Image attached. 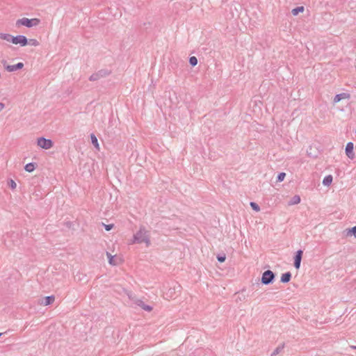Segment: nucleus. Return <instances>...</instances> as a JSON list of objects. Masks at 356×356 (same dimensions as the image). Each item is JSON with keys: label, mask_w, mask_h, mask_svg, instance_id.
Listing matches in <instances>:
<instances>
[{"label": "nucleus", "mask_w": 356, "mask_h": 356, "mask_svg": "<svg viewBox=\"0 0 356 356\" xmlns=\"http://www.w3.org/2000/svg\"><path fill=\"white\" fill-rule=\"evenodd\" d=\"M133 242L136 243H145L147 247L150 245L149 232L146 230L145 227L141 226L139 230L134 235Z\"/></svg>", "instance_id": "obj_1"}, {"label": "nucleus", "mask_w": 356, "mask_h": 356, "mask_svg": "<svg viewBox=\"0 0 356 356\" xmlns=\"http://www.w3.org/2000/svg\"><path fill=\"white\" fill-rule=\"evenodd\" d=\"M181 286L177 282H172L168 289L165 292V298H174L181 292Z\"/></svg>", "instance_id": "obj_2"}, {"label": "nucleus", "mask_w": 356, "mask_h": 356, "mask_svg": "<svg viewBox=\"0 0 356 356\" xmlns=\"http://www.w3.org/2000/svg\"><path fill=\"white\" fill-rule=\"evenodd\" d=\"M40 20L38 18L29 19V18L24 17V18L19 19L18 20H17L16 25L17 26L22 25V26H25L28 28H31L33 26H38L40 24Z\"/></svg>", "instance_id": "obj_3"}, {"label": "nucleus", "mask_w": 356, "mask_h": 356, "mask_svg": "<svg viewBox=\"0 0 356 356\" xmlns=\"http://www.w3.org/2000/svg\"><path fill=\"white\" fill-rule=\"evenodd\" d=\"M275 277V275L272 270H265L262 274L261 282L265 285L270 284L273 282Z\"/></svg>", "instance_id": "obj_4"}, {"label": "nucleus", "mask_w": 356, "mask_h": 356, "mask_svg": "<svg viewBox=\"0 0 356 356\" xmlns=\"http://www.w3.org/2000/svg\"><path fill=\"white\" fill-rule=\"evenodd\" d=\"M37 144L39 147L44 149H49L53 147V141L44 137L38 138Z\"/></svg>", "instance_id": "obj_5"}, {"label": "nucleus", "mask_w": 356, "mask_h": 356, "mask_svg": "<svg viewBox=\"0 0 356 356\" xmlns=\"http://www.w3.org/2000/svg\"><path fill=\"white\" fill-rule=\"evenodd\" d=\"M110 74V72L107 70H101L96 73L92 74L89 77V80L91 81H95L101 78L105 77Z\"/></svg>", "instance_id": "obj_6"}, {"label": "nucleus", "mask_w": 356, "mask_h": 356, "mask_svg": "<svg viewBox=\"0 0 356 356\" xmlns=\"http://www.w3.org/2000/svg\"><path fill=\"white\" fill-rule=\"evenodd\" d=\"M11 42L15 44H19L22 47H24L28 44V39L23 35H18L13 36Z\"/></svg>", "instance_id": "obj_7"}, {"label": "nucleus", "mask_w": 356, "mask_h": 356, "mask_svg": "<svg viewBox=\"0 0 356 356\" xmlns=\"http://www.w3.org/2000/svg\"><path fill=\"white\" fill-rule=\"evenodd\" d=\"M354 144L352 142H348L346 144L345 152L346 156L351 160H353L355 158V153H354Z\"/></svg>", "instance_id": "obj_8"}, {"label": "nucleus", "mask_w": 356, "mask_h": 356, "mask_svg": "<svg viewBox=\"0 0 356 356\" xmlns=\"http://www.w3.org/2000/svg\"><path fill=\"white\" fill-rule=\"evenodd\" d=\"M303 251L302 250H298L294 256V267L296 269H299L301 264V260L302 257Z\"/></svg>", "instance_id": "obj_9"}, {"label": "nucleus", "mask_w": 356, "mask_h": 356, "mask_svg": "<svg viewBox=\"0 0 356 356\" xmlns=\"http://www.w3.org/2000/svg\"><path fill=\"white\" fill-rule=\"evenodd\" d=\"M24 67V64L22 63H18L15 65H7L6 67V69L8 72H14V71H16V70H20L22 69V67Z\"/></svg>", "instance_id": "obj_10"}, {"label": "nucleus", "mask_w": 356, "mask_h": 356, "mask_svg": "<svg viewBox=\"0 0 356 356\" xmlns=\"http://www.w3.org/2000/svg\"><path fill=\"white\" fill-rule=\"evenodd\" d=\"M350 97V95L348 93L342 92L340 94H337L334 97L333 102L334 103H338L343 99L348 98Z\"/></svg>", "instance_id": "obj_11"}, {"label": "nucleus", "mask_w": 356, "mask_h": 356, "mask_svg": "<svg viewBox=\"0 0 356 356\" xmlns=\"http://www.w3.org/2000/svg\"><path fill=\"white\" fill-rule=\"evenodd\" d=\"M136 305L143 308L145 311L151 312L152 310V307L145 305L141 300H138Z\"/></svg>", "instance_id": "obj_12"}, {"label": "nucleus", "mask_w": 356, "mask_h": 356, "mask_svg": "<svg viewBox=\"0 0 356 356\" xmlns=\"http://www.w3.org/2000/svg\"><path fill=\"white\" fill-rule=\"evenodd\" d=\"M291 278V273L290 272H286L283 273L281 276L280 282L282 283H288Z\"/></svg>", "instance_id": "obj_13"}, {"label": "nucleus", "mask_w": 356, "mask_h": 356, "mask_svg": "<svg viewBox=\"0 0 356 356\" xmlns=\"http://www.w3.org/2000/svg\"><path fill=\"white\" fill-rule=\"evenodd\" d=\"M106 256L108 259V263L109 264L112 266H117L118 264V262L117 261V259H115V255L112 256L111 253L108 252H106Z\"/></svg>", "instance_id": "obj_14"}, {"label": "nucleus", "mask_w": 356, "mask_h": 356, "mask_svg": "<svg viewBox=\"0 0 356 356\" xmlns=\"http://www.w3.org/2000/svg\"><path fill=\"white\" fill-rule=\"evenodd\" d=\"M300 197L298 195H296L291 198V200L288 202V204L290 206L295 205V204L300 203Z\"/></svg>", "instance_id": "obj_15"}, {"label": "nucleus", "mask_w": 356, "mask_h": 356, "mask_svg": "<svg viewBox=\"0 0 356 356\" xmlns=\"http://www.w3.org/2000/svg\"><path fill=\"white\" fill-rule=\"evenodd\" d=\"M55 297L54 296H46L42 302V304L45 306L49 305L54 302Z\"/></svg>", "instance_id": "obj_16"}, {"label": "nucleus", "mask_w": 356, "mask_h": 356, "mask_svg": "<svg viewBox=\"0 0 356 356\" xmlns=\"http://www.w3.org/2000/svg\"><path fill=\"white\" fill-rule=\"evenodd\" d=\"M332 176L329 175H327L324 177L323 180V184L324 186H329L332 184Z\"/></svg>", "instance_id": "obj_17"}, {"label": "nucleus", "mask_w": 356, "mask_h": 356, "mask_svg": "<svg viewBox=\"0 0 356 356\" xmlns=\"http://www.w3.org/2000/svg\"><path fill=\"white\" fill-rule=\"evenodd\" d=\"M35 168V163H29L24 166V169L26 172H31Z\"/></svg>", "instance_id": "obj_18"}, {"label": "nucleus", "mask_w": 356, "mask_h": 356, "mask_svg": "<svg viewBox=\"0 0 356 356\" xmlns=\"http://www.w3.org/2000/svg\"><path fill=\"white\" fill-rule=\"evenodd\" d=\"M0 38L4 40H6L8 42H12L13 35L8 34V33H0Z\"/></svg>", "instance_id": "obj_19"}, {"label": "nucleus", "mask_w": 356, "mask_h": 356, "mask_svg": "<svg viewBox=\"0 0 356 356\" xmlns=\"http://www.w3.org/2000/svg\"><path fill=\"white\" fill-rule=\"evenodd\" d=\"M91 142L92 144L97 149H99V143L97 137L95 136V134H92L90 135Z\"/></svg>", "instance_id": "obj_20"}, {"label": "nucleus", "mask_w": 356, "mask_h": 356, "mask_svg": "<svg viewBox=\"0 0 356 356\" xmlns=\"http://www.w3.org/2000/svg\"><path fill=\"white\" fill-rule=\"evenodd\" d=\"M304 11V7L303 6H298V7H296L295 8H293L292 10H291V13L293 15H298L300 13H302Z\"/></svg>", "instance_id": "obj_21"}, {"label": "nucleus", "mask_w": 356, "mask_h": 356, "mask_svg": "<svg viewBox=\"0 0 356 356\" xmlns=\"http://www.w3.org/2000/svg\"><path fill=\"white\" fill-rule=\"evenodd\" d=\"M346 236H354L356 238V226L353 227L350 229H346Z\"/></svg>", "instance_id": "obj_22"}, {"label": "nucleus", "mask_w": 356, "mask_h": 356, "mask_svg": "<svg viewBox=\"0 0 356 356\" xmlns=\"http://www.w3.org/2000/svg\"><path fill=\"white\" fill-rule=\"evenodd\" d=\"M284 344H282L279 346H277L273 352V353L271 354V356H275L277 354H279L284 348Z\"/></svg>", "instance_id": "obj_23"}, {"label": "nucleus", "mask_w": 356, "mask_h": 356, "mask_svg": "<svg viewBox=\"0 0 356 356\" xmlns=\"http://www.w3.org/2000/svg\"><path fill=\"white\" fill-rule=\"evenodd\" d=\"M189 63L191 66L195 67L197 64V59L195 56L189 58Z\"/></svg>", "instance_id": "obj_24"}, {"label": "nucleus", "mask_w": 356, "mask_h": 356, "mask_svg": "<svg viewBox=\"0 0 356 356\" xmlns=\"http://www.w3.org/2000/svg\"><path fill=\"white\" fill-rule=\"evenodd\" d=\"M28 44L37 47L40 44V43L36 39H29L28 40Z\"/></svg>", "instance_id": "obj_25"}, {"label": "nucleus", "mask_w": 356, "mask_h": 356, "mask_svg": "<svg viewBox=\"0 0 356 356\" xmlns=\"http://www.w3.org/2000/svg\"><path fill=\"white\" fill-rule=\"evenodd\" d=\"M8 185L12 190H15L17 187V184H16L15 181L13 179H9L8 181Z\"/></svg>", "instance_id": "obj_26"}, {"label": "nucleus", "mask_w": 356, "mask_h": 356, "mask_svg": "<svg viewBox=\"0 0 356 356\" xmlns=\"http://www.w3.org/2000/svg\"><path fill=\"white\" fill-rule=\"evenodd\" d=\"M250 205L251 208L254 211H260V207H259V206L256 202H251L250 203Z\"/></svg>", "instance_id": "obj_27"}, {"label": "nucleus", "mask_w": 356, "mask_h": 356, "mask_svg": "<svg viewBox=\"0 0 356 356\" xmlns=\"http://www.w3.org/2000/svg\"><path fill=\"white\" fill-rule=\"evenodd\" d=\"M286 177V173L285 172H280L277 175V182H281L282 181L284 178Z\"/></svg>", "instance_id": "obj_28"}, {"label": "nucleus", "mask_w": 356, "mask_h": 356, "mask_svg": "<svg viewBox=\"0 0 356 356\" xmlns=\"http://www.w3.org/2000/svg\"><path fill=\"white\" fill-rule=\"evenodd\" d=\"M217 259L218 261L220 262V263H222L225 261L226 259V256L225 254H218L217 256Z\"/></svg>", "instance_id": "obj_29"}, {"label": "nucleus", "mask_w": 356, "mask_h": 356, "mask_svg": "<svg viewBox=\"0 0 356 356\" xmlns=\"http://www.w3.org/2000/svg\"><path fill=\"white\" fill-rule=\"evenodd\" d=\"M104 226L105 227V229L106 231H110L112 229V228L113 227V224H109V225H105L104 224Z\"/></svg>", "instance_id": "obj_30"}, {"label": "nucleus", "mask_w": 356, "mask_h": 356, "mask_svg": "<svg viewBox=\"0 0 356 356\" xmlns=\"http://www.w3.org/2000/svg\"><path fill=\"white\" fill-rule=\"evenodd\" d=\"M5 108V104L0 102V112Z\"/></svg>", "instance_id": "obj_31"}, {"label": "nucleus", "mask_w": 356, "mask_h": 356, "mask_svg": "<svg viewBox=\"0 0 356 356\" xmlns=\"http://www.w3.org/2000/svg\"><path fill=\"white\" fill-rule=\"evenodd\" d=\"M4 243H5V245H7V246H10L9 245L7 244V241H6V238L4 239Z\"/></svg>", "instance_id": "obj_32"}, {"label": "nucleus", "mask_w": 356, "mask_h": 356, "mask_svg": "<svg viewBox=\"0 0 356 356\" xmlns=\"http://www.w3.org/2000/svg\"><path fill=\"white\" fill-rule=\"evenodd\" d=\"M2 334H3L2 333H0V337H1Z\"/></svg>", "instance_id": "obj_33"}, {"label": "nucleus", "mask_w": 356, "mask_h": 356, "mask_svg": "<svg viewBox=\"0 0 356 356\" xmlns=\"http://www.w3.org/2000/svg\"><path fill=\"white\" fill-rule=\"evenodd\" d=\"M354 348H355V349H356V346H355V347H354Z\"/></svg>", "instance_id": "obj_34"}]
</instances>
